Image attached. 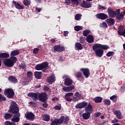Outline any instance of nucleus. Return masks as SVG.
Masks as SVG:
<instances>
[{"label":"nucleus","instance_id":"c85d7f7f","mask_svg":"<svg viewBox=\"0 0 125 125\" xmlns=\"http://www.w3.org/2000/svg\"><path fill=\"white\" fill-rule=\"evenodd\" d=\"M75 49H78V50H81L83 49V46L82 44H80V42H77L75 43Z\"/></svg>","mask_w":125,"mask_h":125},{"label":"nucleus","instance_id":"e433bc0d","mask_svg":"<svg viewBox=\"0 0 125 125\" xmlns=\"http://www.w3.org/2000/svg\"><path fill=\"white\" fill-rule=\"evenodd\" d=\"M76 77L79 81H83V78H82V73H81V72H78L77 73Z\"/></svg>","mask_w":125,"mask_h":125},{"label":"nucleus","instance_id":"37998d69","mask_svg":"<svg viewBox=\"0 0 125 125\" xmlns=\"http://www.w3.org/2000/svg\"><path fill=\"white\" fill-rule=\"evenodd\" d=\"M6 101V98L4 97L3 95L0 94V101Z\"/></svg>","mask_w":125,"mask_h":125},{"label":"nucleus","instance_id":"5fc2aeb1","mask_svg":"<svg viewBox=\"0 0 125 125\" xmlns=\"http://www.w3.org/2000/svg\"><path fill=\"white\" fill-rule=\"evenodd\" d=\"M39 50H40V49H39L38 48H34L33 50V53L34 54H37V53H38V52H39Z\"/></svg>","mask_w":125,"mask_h":125},{"label":"nucleus","instance_id":"4d7b16f0","mask_svg":"<svg viewBox=\"0 0 125 125\" xmlns=\"http://www.w3.org/2000/svg\"><path fill=\"white\" fill-rule=\"evenodd\" d=\"M100 115H101V113L100 112L96 113L94 114V117H95L96 118H98V117H99Z\"/></svg>","mask_w":125,"mask_h":125},{"label":"nucleus","instance_id":"aec40b11","mask_svg":"<svg viewBox=\"0 0 125 125\" xmlns=\"http://www.w3.org/2000/svg\"><path fill=\"white\" fill-rule=\"evenodd\" d=\"M75 88L74 86H63L62 87V90L64 91L65 92H70L71 90H73Z\"/></svg>","mask_w":125,"mask_h":125},{"label":"nucleus","instance_id":"79ce46f5","mask_svg":"<svg viewBox=\"0 0 125 125\" xmlns=\"http://www.w3.org/2000/svg\"><path fill=\"white\" fill-rule=\"evenodd\" d=\"M23 3L24 5H26L27 6V5H30V4L31 3V1H30V0H24Z\"/></svg>","mask_w":125,"mask_h":125},{"label":"nucleus","instance_id":"ddd939ff","mask_svg":"<svg viewBox=\"0 0 125 125\" xmlns=\"http://www.w3.org/2000/svg\"><path fill=\"white\" fill-rule=\"evenodd\" d=\"M81 5L82 7H83V8H89V7H91V3L86 1L85 0H83V2L81 3Z\"/></svg>","mask_w":125,"mask_h":125},{"label":"nucleus","instance_id":"6e6d98bb","mask_svg":"<svg viewBox=\"0 0 125 125\" xmlns=\"http://www.w3.org/2000/svg\"><path fill=\"white\" fill-rule=\"evenodd\" d=\"M73 101L74 102H77V101H79V100H81L80 99H79V98H77V97H75L72 99Z\"/></svg>","mask_w":125,"mask_h":125},{"label":"nucleus","instance_id":"c756f323","mask_svg":"<svg viewBox=\"0 0 125 125\" xmlns=\"http://www.w3.org/2000/svg\"><path fill=\"white\" fill-rule=\"evenodd\" d=\"M34 75L36 79H41V78H42V72L36 71L34 73Z\"/></svg>","mask_w":125,"mask_h":125},{"label":"nucleus","instance_id":"4be33fe9","mask_svg":"<svg viewBox=\"0 0 125 125\" xmlns=\"http://www.w3.org/2000/svg\"><path fill=\"white\" fill-rule=\"evenodd\" d=\"M86 40L87 42L89 43H92V42H94V38L93 37V36L90 35H88L86 37Z\"/></svg>","mask_w":125,"mask_h":125},{"label":"nucleus","instance_id":"2eb2a0df","mask_svg":"<svg viewBox=\"0 0 125 125\" xmlns=\"http://www.w3.org/2000/svg\"><path fill=\"white\" fill-rule=\"evenodd\" d=\"M97 18L99 19H101L102 20H105L108 18V16L104 13H100L96 15Z\"/></svg>","mask_w":125,"mask_h":125},{"label":"nucleus","instance_id":"bf43d9fd","mask_svg":"<svg viewBox=\"0 0 125 125\" xmlns=\"http://www.w3.org/2000/svg\"><path fill=\"white\" fill-rule=\"evenodd\" d=\"M43 90L47 91V90H49V87L48 86H44Z\"/></svg>","mask_w":125,"mask_h":125},{"label":"nucleus","instance_id":"bb28decb","mask_svg":"<svg viewBox=\"0 0 125 125\" xmlns=\"http://www.w3.org/2000/svg\"><path fill=\"white\" fill-rule=\"evenodd\" d=\"M3 118L6 120H9L12 118V114L6 112L3 115Z\"/></svg>","mask_w":125,"mask_h":125},{"label":"nucleus","instance_id":"6e6552de","mask_svg":"<svg viewBox=\"0 0 125 125\" xmlns=\"http://www.w3.org/2000/svg\"><path fill=\"white\" fill-rule=\"evenodd\" d=\"M62 78L65 79L64 84L65 85H67V86L71 85L72 83H73V81H72V80L69 78V76H68V75L63 76Z\"/></svg>","mask_w":125,"mask_h":125},{"label":"nucleus","instance_id":"13d9d810","mask_svg":"<svg viewBox=\"0 0 125 125\" xmlns=\"http://www.w3.org/2000/svg\"><path fill=\"white\" fill-rule=\"evenodd\" d=\"M54 108L55 110H61V106L59 105H57L54 107Z\"/></svg>","mask_w":125,"mask_h":125},{"label":"nucleus","instance_id":"473e14b6","mask_svg":"<svg viewBox=\"0 0 125 125\" xmlns=\"http://www.w3.org/2000/svg\"><path fill=\"white\" fill-rule=\"evenodd\" d=\"M74 96H76L77 97V98H79V99H83V95L82 94H80L79 92H77L74 94Z\"/></svg>","mask_w":125,"mask_h":125},{"label":"nucleus","instance_id":"b1692460","mask_svg":"<svg viewBox=\"0 0 125 125\" xmlns=\"http://www.w3.org/2000/svg\"><path fill=\"white\" fill-rule=\"evenodd\" d=\"M90 113L88 112H84L82 114V117L83 120H88L90 118Z\"/></svg>","mask_w":125,"mask_h":125},{"label":"nucleus","instance_id":"09e8293b","mask_svg":"<svg viewBox=\"0 0 125 125\" xmlns=\"http://www.w3.org/2000/svg\"><path fill=\"white\" fill-rule=\"evenodd\" d=\"M85 41V38L83 37H82L80 38V42H81V43H83L84 42V41Z\"/></svg>","mask_w":125,"mask_h":125},{"label":"nucleus","instance_id":"393cba45","mask_svg":"<svg viewBox=\"0 0 125 125\" xmlns=\"http://www.w3.org/2000/svg\"><path fill=\"white\" fill-rule=\"evenodd\" d=\"M54 50L55 51H63L64 50V48L62 46H60L59 45H56L54 47Z\"/></svg>","mask_w":125,"mask_h":125},{"label":"nucleus","instance_id":"c03bdc74","mask_svg":"<svg viewBox=\"0 0 125 125\" xmlns=\"http://www.w3.org/2000/svg\"><path fill=\"white\" fill-rule=\"evenodd\" d=\"M107 23L105 22H103L100 24V27H101V28H107Z\"/></svg>","mask_w":125,"mask_h":125},{"label":"nucleus","instance_id":"7ed1b4c3","mask_svg":"<svg viewBox=\"0 0 125 125\" xmlns=\"http://www.w3.org/2000/svg\"><path fill=\"white\" fill-rule=\"evenodd\" d=\"M17 58L15 57H11L9 59H5L4 60L3 63L6 67H13L14 64L16 63Z\"/></svg>","mask_w":125,"mask_h":125},{"label":"nucleus","instance_id":"9b49d317","mask_svg":"<svg viewBox=\"0 0 125 125\" xmlns=\"http://www.w3.org/2000/svg\"><path fill=\"white\" fill-rule=\"evenodd\" d=\"M38 98L40 99V101H42V102H44H44L46 101V99H47V95H46V93H39Z\"/></svg>","mask_w":125,"mask_h":125},{"label":"nucleus","instance_id":"f704fd0d","mask_svg":"<svg viewBox=\"0 0 125 125\" xmlns=\"http://www.w3.org/2000/svg\"><path fill=\"white\" fill-rule=\"evenodd\" d=\"M96 103H101L102 102V98L100 97H97L94 99Z\"/></svg>","mask_w":125,"mask_h":125},{"label":"nucleus","instance_id":"ea45409f","mask_svg":"<svg viewBox=\"0 0 125 125\" xmlns=\"http://www.w3.org/2000/svg\"><path fill=\"white\" fill-rule=\"evenodd\" d=\"M117 96L113 95L112 96L110 97V100H113V102H117Z\"/></svg>","mask_w":125,"mask_h":125},{"label":"nucleus","instance_id":"8fccbe9b","mask_svg":"<svg viewBox=\"0 0 125 125\" xmlns=\"http://www.w3.org/2000/svg\"><path fill=\"white\" fill-rule=\"evenodd\" d=\"M72 95H74V93L72 92L67 93L65 94L64 97H69V96H72Z\"/></svg>","mask_w":125,"mask_h":125},{"label":"nucleus","instance_id":"0eeeda50","mask_svg":"<svg viewBox=\"0 0 125 125\" xmlns=\"http://www.w3.org/2000/svg\"><path fill=\"white\" fill-rule=\"evenodd\" d=\"M107 12L108 13L109 17H111V18H115L117 14V10L115 11V10H114V9H112L111 8H108Z\"/></svg>","mask_w":125,"mask_h":125},{"label":"nucleus","instance_id":"20e7f679","mask_svg":"<svg viewBox=\"0 0 125 125\" xmlns=\"http://www.w3.org/2000/svg\"><path fill=\"white\" fill-rule=\"evenodd\" d=\"M117 14L115 16L116 20H117L118 22L123 21V20H124V17H125V12H122L121 13V9H117Z\"/></svg>","mask_w":125,"mask_h":125},{"label":"nucleus","instance_id":"412c9836","mask_svg":"<svg viewBox=\"0 0 125 125\" xmlns=\"http://www.w3.org/2000/svg\"><path fill=\"white\" fill-rule=\"evenodd\" d=\"M13 3L14 4L16 8L17 9H24V7L18 2H16L15 0H13Z\"/></svg>","mask_w":125,"mask_h":125},{"label":"nucleus","instance_id":"7c9ffc66","mask_svg":"<svg viewBox=\"0 0 125 125\" xmlns=\"http://www.w3.org/2000/svg\"><path fill=\"white\" fill-rule=\"evenodd\" d=\"M20 52H19V51L18 50H14V51H12L11 52V56L12 57H14V56H16V55H18L19 54Z\"/></svg>","mask_w":125,"mask_h":125},{"label":"nucleus","instance_id":"423d86ee","mask_svg":"<svg viewBox=\"0 0 125 125\" xmlns=\"http://www.w3.org/2000/svg\"><path fill=\"white\" fill-rule=\"evenodd\" d=\"M4 94L7 98H13V96H14V91L11 88L7 89L4 90Z\"/></svg>","mask_w":125,"mask_h":125},{"label":"nucleus","instance_id":"603ef678","mask_svg":"<svg viewBox=\"0 0 125 125\" xmlns=\"http://www.w3.org/2000/svg\"><path fill=\"white\" fill-rule=\"evenodd\" d=\"M104 102L106 105H110L111 104V101L110 100H105Z\"/></svg>","mask_w":125,"mask_h":125},{"label":"nucleus","instance_id":"a211bd4d","mask_svg":"<svg viewBox=\"0 0 125 125\" xmlns=\"http://www.w3.org/2000/svg\"><path fill=\"white\" fill-rule=\"evenodd\" d=\"M87 105V103L85 102H83L82 103H80V104H77L75 107L77 109H82V108H84L85 106Z\"/></svg>","mask_w":125,"mask_h":125},{"label":"nucleus","instance_id":"4468645a","mask_svg":"<svg viewBox=\"0 0 125 125\" xmlns=\"http://www.w3.org/2000/svg\"><path fill=\"white\" fill-rule=\"evenodd\" d=\"M80 71H82L83 72V74L86 79L89 77L90 73L89 72V69L87 68H81Z\"/></svg>","mask_w":125,"mask_h":125},{"label":"nucleus","instance_id":"338daca9","mask_svg":"<svg viewBox=\"0 0 125 125\" xmlns=\"http://www.w3.org/2000/svg\"><path fill=\"white\" fill-rule=\"evenodd\" d=\"M36 10H37V11H38V12H41V11H42V8L36 7Z\"/></svg>","mask_w":125,"mask_h":125},{"label":"nucleus","instance_id":"f8f14e48","mask_svg":"<svg viewBox=\"0 0 125 125\" xmlns=\"http://www.w3.org/2000/svg\"><path fill=\"white\" fill-rule=\"evenodd\" d=\"M59 120L61 123V125H62L63 123H64V124H65V125H67L70 119H69V117L68 116H62L59 119Z\"/></svg>","mask_w":125,"mask_h":125},{"label":"nucleus","instance_id":"f03ea898","mask_svg":"<svg viewBox=\"0 0 125 125\" xmlns=\"http://www.w3.org/2000/svg\"><path fill=\"white\" fill-rule=\"evenodd\" d=\"M93 50L95 51V54L98 57H102L103 54H104V51L108 49L109 46L106 45H102L101 44H95L93 46Z\"/></svg>","mask_w":125,"mask_h":125},{"label":"nucleus","instance_id":"6ab92c4d","mask_svg":"<svg viewBox=\"0 0 125 125\" xmlns=\"http://www.w3.org/2000/svg\"><path fill=\"white\" fill-rule=\"evenodd\" d=\"M55 76L54 75H51L47 79V82L50 84H52V83L55 82Z\"/></svg>","mask_w":125,"mask_h":125},{"label":"nucleus","instance_id":"49530a36","mask_svg":"<svg viewBox=\"0 0 125 125\" xmlns=\"http://www.w3.org/2000/svg\"><path fill=\"white\" fill-rule=\"evenodd\" d=\"M26 75L28 78H30V79L33 77V73L31 71H28Z\"/></svg>","mask_w":125,"mask_h":125},{"label":"nucleus","instance_id":"72a5a7b5","mask_svg":"<svg viewBox=\"0 0 125 125\" xmlns=\"http://www.w3.org/2000/svg\"><path fill=\"white\" fill-rule=\"evenodd\" d=\"M42 119L43 121H45V122H48L49 120H50V116L48 115H44L42 116Z\"/></svg>","mask_w":125,"mask_h":125},{"label":"nucleus","instance_id":"cd10ccee","mask_svg":"<svg viewBox=\"0 0 125 125\" xmlns=\"http://www.w3.org/2000/svg\"><path fill=\"white\" fill-rule=\"evenodd\" d=\"M9 81L11 82V83H16L18 81L17 79L13 76H11L9 78Z\"/></svg>","mask_w":125,"mask_h":125},{"label":"nucleus","instance_id":"864d4df0","mask_svg":"<svg viewBox=\"0 0 125 125\" xmlns=\"http://www.w3.org/2000/svg\"><path fill=\"white\" fill-rule=\"evenodd\" d=\"M65 100L66 101H68V102H71V101H73V99H71L70 97H64Z\"/></svg>","mask_w":125,"mask_h":125},{"label":"nucleus","instance_id":"dca6fc26","mask_svg":"<svg viewBox=\"0 0 125 125\" xmlns=\"http://www.w3.org/2000/svg\"><path fill=\"white\" fill-rule=\"evenodd\" d=\"M113 112L119 120H122V119H123V115H122V112H121V111L113 110Z\"/></svg>","mask_w":125,"mask_h":125},{"label":"nucleus","instance_id":"9d476101","mask_svg":"<svg viewBox=\"0 0 125 125\" xmlns=\"http://www.w3.org/2000/svg\"><path fill=\"white\" fill-rule=\"evenodd\" d=\"M85 111L87 113L92 114V112H93V108L90 104L87 103L86 105L85 106Z\"/></svg>","mask_w":125,"mask_h":125},{"label":"nucleus","instance_id":"4c0bfd02","mask_svg":"<svg viewBox=\"0 0 125 125\" xmlns=\"http://www.w3.org/2000/svg\"><path fill=\"white\" fill-rule=\"evenodd\" d=\"M71 2H72L73 4H74V5L77 6V5H79V3L81 2V1L79 0H71Z\"/></svg>","mask_w":125,"mask_h":125},{"label":"nucleus","instance_id":"f3484780","mask_svg":"<svg viewBox=\"0 0 125 125\" xmlns=\"http://www.w3.org/2000/svg\"><path fill=\"white\" fill-rule=\"evenodd\" d=\"M26 118L27 120L30 121H34L35 120V114L32 112H30L25 115Z\"/></svg>","mask_w":125,"mask_h":125},{"label":"nucleus","instance_id":"a19ab883","mask_svg":"<svg viewBox=\"0 0 125 125\" xmlns=\"http://www.w3.org/2000/svg\"><path fill=\"white\" fill-rule=\"evenodd\" d=\"M5 125H16V124L14 123V122H11L9 121H7L5 122Z\"/></svg>","mask_w":125,"mask_h":125},{"label":"nucleus","instance_id":"1a4fd4ad","mask_svg":"<svg viewBox=\"0 0 125 125\" xmlns=\"http://www.w3.org/2000/svg\"><path fill=\"white\" fill-rule=\"evenodd\" d=\"M27 95L29 97H31V98H32L34 101H37V100H38L39 98V96H40V93L30 92V93H29L27 94Z\"/></svg>","mask_w":125,"mask_h":125},{"label":"nucleus","instance_id":"de8ad7c7","mask_svg":"<svg viewBox=\"0 0 125 125\" xmlns=\"http://www.w3.org/2000/svg\"><path fill=\"white\" fill-rule=\"evenodd\" d=\"M114 55V52H108L107 53H106V56L108 57H111V56H113Z\"/></svg>","mask_w":125,"mask_h":125},{"label":"nucleus","instance_id":"e2e57ef3","mask_svg":"<svg viewBox=\"0 0 125 125\" xmlns=\"http://www.w3.org/2000/svg\"><path fill=\"white\" fill-rule=\"evenodd\" d=\"M48 106V104H46V103H44V104H42V106L44 107V108H47Z\"/></svg>","mask_w":125,"mask_h":125},{"label":"nucleus","instance_id":"a18cd8bd","mask_svg":"<svg viewBox=\"0 0 125 125\" xmlns=\"http://www.w3.org/2000/svg\"><path fill=\"white\" fill-rule=\"evenodd\" d=\"M90 33V31L88 30H84L83 32V35L84 37H86V36L88 35V34H89Z\"/></svg>","mask_w":125,"mask_h":125},{"label":"nucleus","instance_id":"3c124183","mask_svg":"<svg viewBox=\"0 0 125 125\" xmlns=\"http://www.w3.org/2000/svg\"><path fill=\"white\" fill-rule=\"evenodd\" d=\"M21 68H22L23 69V70H26V65L25 64V63L22 62L21 63V65L20 66Z\"/></svg>","mask_w":125,"mask_h":125},{"label":"nucleus","instance_id":"0e129e2a","mask_svg":"<svg viewBox=\"0 0 125 125\" xmlns=\"http://www.w3.org/2000/svg\"><path fill=\"white\" fill-rule=\"evenodd\" d=\"M119 122V120L118 119H115L111 121L112 124H115L116 123H118Z\"/></svg>","mask_w":125,"mask_h":125},{"label":"nucleus","instance_id":"774afa93","mask_svg":"<svg viewBox=\"0 0 125 125\" xmlns=\"http://www.w3.org/2000/svg\"><path fill=\"white\" fill-rule=\"evenodd\" d=\"M65 2H66V3H67V4H69V3H70V0H66L65 1Z\"/></svg>","mask_w":125,"mask_h":125},{"label":"nucleus","instance_id":"5701e85b","mask_svg":"<svg viewBox=\"0 0 125 125\" xmlns=\"http://www.w3.org/2000/svg\"><path fill=\"white\" fill-rule=\"evenodd\" d=\"M106 22L108 25L112 26L115 24V20L112 18L108 19L106 20Z\"/></svg>","mask_w":125,"mask_h":125},{"label":"nucleus","instance_id":"39448f33","mask_svg":"<svg viewBox=\"0 0 125 125\" xmlns=\"http://www.w3.org/2000/svg\"><path fill=\"white\" fill-rule=\"evenodd\" d=\"M48 66V62H44L41 64H37L35 68L38 71H40L41 70H46L47 69Z\"/></svg>","mask_w":125,"mask_h":125},{"label":"nucleus","instance_id":"58836bf2","mask_svg":"<svg viewBox=\"0 0 125 125\" xmlns=\"http://www.w3.org/2000/svg\"><path fill=\"white\" fill-rule=\"evenodd\" d=\"M82 29H83V27L81 26L77 25L74 27V30L77 31V32H79V31L82 30Z\"/></svg>","mask_w":125,"mask_h":125},{"label":"nucleus","instance_id":"680f3d73","mask_svg":"<svg viewBox=\"0 0 125 125\" xmlns=\"http://www.w3.org/2000/svg\"><path fill=\"white\" fill-rule=\"evenodd\" d=\"M99 8L100 9H102L103 10H105V7H104V6H102V5H99Z\"/></svg>","mask_w":125,"mask_h":125},{"label":"nucleus","instance_id":"f257e3e1","mask_svg":"<svg viewBox=\"0 0 125 125\" xmlns=\"http://www.w3.org/2000/svg\"><path fill=\"white\" fill-rule=\"evenodd\" d=\"M18 112H19V107L17 105V104L15 102H12L8 112L12 114H16L11 119L12 123H18L20 121V113Z\"/></svg>","mask_w":125,"mask_h":125},{"label":"nucleus","instance_id":"052dcab7","mask_svg":"<svg viewBox=\"0 0 125 125\" xmlns=\"http://www.w3.org/2000/svg\"><path fill=\"white\" fill-rule=\"evenodd\" d=\"M29 104L31 106H36V103L35 102H30Z\"/></svg>","mask_w":125,"mask_h":125},{"label":"nucleus","instance_id":"2f4dec72","mask_svg":"<svg viewBox=\"0 0 125 125\" xmlns=\"http://www.w3.org/2000/svg\"><path fill=\"white\" fill-rule=\"evenodd\" d=\"M9 57V54L7 53L0 54V58H7Z\"/></svg>","mask_w":125,"mask_h":125},{"label":"nucleus","instance_id":"69168bd1","mask_svg":"<svg viewBox=\"0 0 125 125\" xmlns=\"http://www.w3.org/2000/svg\"><path fill=\"white\" fill-rule=\"evenodd\" d=\"M68 34H69V32H68V31H64L63 36L64 37H67L68 36Z\"/></svg>","mask_w":125,"mask_h":125},{"label":"nucleus","instance_id":"c9c22d12","mask_svg":"<svg viewBox=\"0 0 125 125\" xmlns=\"http://www.w3.org/2000/svg\"><path fill=\"white\" fill-rule=\"evenodd\" d=\"M82 16L81 14H76L75 17V20H76L77 21H80V20L82 19Z\"/></svg>","mask_w":125,"mask_h":125},{"label":"nucleus","instance_id":"a878e982","mask_svg":"<svg viewBox=\"0 0 125 125\" xmlns=\"http://www.w3.org/2000/svg\"><path fill=\"white\" fill-rule=\"evenodd\" d=\"M61 125L60 120L58 119H56L54 121H52L50 124V125Z\"/></svg>","mask_w":125,"mask_h":125}]
</instances>
